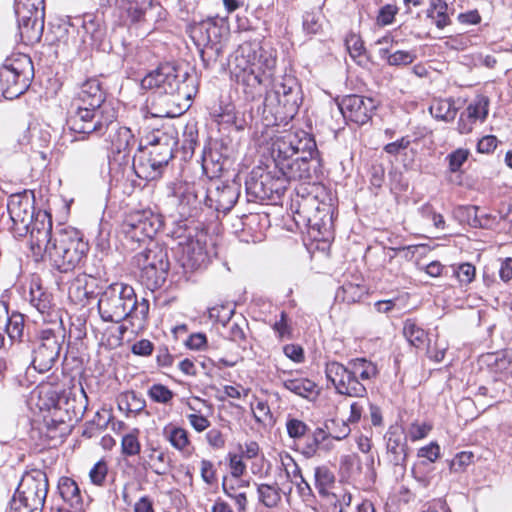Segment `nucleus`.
<instances>
[{
	"instance_id": "f257e3e1",
	"label": "nucleus",
	"mask_w": 512,
	"mask_h": 512,
	"mask_svg": "<svg viewBox=\"0 0 512 512\" xmlns=\"http://www.w3.org/2000/svg\"><path fill=\"white\" fill-rule=\"evenodd\" d=\"M276 61L275 52L258 40L244 41L235 50L230 73L247 100L262 96L272 81Z\"/></svg>"
},
{
	"instance_id": "f03ea898",
	"label": "nucleus",
	"mask_w": 512,
	"mask_h": 512,
	"mask_svg": "<svg viewBox=\"0 0 512 512\" xmlns=\"http://www.w3.org/2000/svg\"><path fill=\"white\" fill-rule=\"evenodd\" d=\"M98 313L104 322L120 323L129 320L132 326L144 328L149 314V301H138L134 288L123 282H114L99 293Z\"/></svg>"
},
{
	"instance_id": "7ed1b4c3",
	"label": "nucleus",
	"mask_w": 512,
	"mask_h": 512,
	"mask_svg": "<svg viewBox=\"0 0 512 512\" xmlns=\"http://www.w3.org/2000/svg\"><path fill=\"white\" fill-rule=\"evenodd\" d=\"M301 86L296 77L283 75L274 81L263 101V117L269 124L288 122L297 114L302 103Z\"/></svg>"
},
{
	"instance_id": "20e7f679",
	"label": "nucleus",
	"mask_w": 512,
	"mask_h": 512,
	"mask_svg": "<svg viewBox=\"0 0 512 512\" xmlns=\"http://www.w3.org/2000/svg\"><path fill=\"white\" fill-rule=\"evenodd\" d=\"M88 251V244L73 229H61L54 238L43 247L42 256L60 272H69L76 268Z\"/></svg>"
},
{
	"instance_id": "39448f33",
	"label": "nucleus",
	"mask_w": 512,
	"mask_h": 512,
	"mask_svg": "<svg viewBox=\"0 0 512 512\" xmlns=\"http://www.w3.org/2000/svg\"><path fill=\"white\" fill-rule=\"evenodd\" d=\"M33 77L31 58L26 54L12 55L0 67V93L6 99H15L27 91Z\"/></svg>"
},
{
	"instance_id": "423d86ee",
	"label": "nucleus",
	"mask_w": 512,
	"mask_h": 512,
	"mask_svg": "<svg viewBox=\"0 0 512 512\" xmlns=\"http://www.w3.org/2000/svg\"><path fill=\"white\" fill-rule=\"evenodd\" d=\"M132 265L140 271L141 281L147 288L157 289L165 282L169 271L167 250L150 241L144 250L133 256Z\"/></svg>"
},
{
	"instance_id": "0eeeda50",
	"label": "nucleus",
	"mask_w": 512,
	"mask_h": 512,
	"mask_svg": "<svg viewBox=\"0 0 512 512\" xmlns=\"http://www.w3.org/2000/svg\"><path fill=\"white\" fill-rule=\"evenodd\" d=\"M192 79L193 77L175 64L164 63L141 80V87L145 90H155L159 94H177L184 98H190L188 81Z\"/></svg>"
},
{
	"instance_id": "6e6552de",
	"label": "nucleus",
	"mask_w": 512,
	"mask_h": 512,
	"mask_svg": "<svg viewBox=\"0 0 512 512\" xmlns=\"http://www.w3.org/2000/svg\"><path fill=\"white\" fill-rule=\"evenodd\" d=\"M80 397V401L76 405L75 398H71L68 393L64 390L58 389L57 387L43 385L39 387L38 390L40 409H54V416L57 417L60 422L66 421L64 417L58 415L61 411L66 413L68 421H71L72 419L70 413H72L74 417L83 416L87 409L88 397L82 387L80 389Z\"/></svg>"
},
{
	"instance_id": "1a4fd4ad",
	"label": "nucleus",
	"mask_w": 512,
	"mask_h": 512,
	"mask_svg": "<svg viewBox=\"0 0 512 512\" xmlns=\"http://www.w3.org/2000/svg\"><path fill=\"white\" fill-rule=\"evenodd\" d=\"M15 12L21 40L27 45L38 43L44 31V0H17Z\"/></svg>"
},
{
	"instance_id": "9d476101",
	"label": "nucleus",
	"mask_w": 512,
	"mask_h": 512,
	"mask_svg": "<svg viewBox=\"0 0 512 512\" xmlns=\"http://www.w3.org/2000/svg\"><path fill=\"white\" fill-rule=\"evenodd\" d=\"M113 120H115L114 109L93 110V108L81 109V106H77V109H69L67 125L76 133L102 136L107 133V128Z\"/></svg>"
},
{
	"instance_id": "9b49d317",
	"label": "nucleus",
	"mask_w": 512,
	"mask_h": 512,
	"mask_svg": "<svg viewBox=\"0 0 512 512\" xmlns=\"http://www.w3.org/2000/svg\"><path fill=\"white\" fill-rule=\"evenodd\" d=\"M48 493V480L45 474L28 475L20 482L12 499V509L36 512L43 508Z\"/></svg>"
},
{
	"instance_id": "f8f14e48",
	"label": "nucleus",
	"mask_w": 512,
	"mask_h": 512,
	"mask_svg": "<svg viewBox=\"0 0 512 512\" xmlns=\"http://www.w3.org/2000/svg\"><path fill=\"white\" fill-rule=\"evenodd\" d=\"M161 226L162 221L158 215L151 210H141L126 216L121 231L126 240L140 243L151 240Z\"/></svg>"
},
{
	"instance_id": "ddd939ff",
	"label": "nucleus",
	"mask_w": 512,
	"mask_h": 512,
	"mask_svg": "<svg viewBox=\"0 0 512 512\" xmlns=\"http://www.w3.org/2000/svg\"><path fill=\"white\" fill-rule=\"evenodd\" d=\"M325 374L337 393L341 395L364 397L367 393L365 385L354 377L348 363L347 365H343L337 361L327 362Z\"/></svg>"
},
{
	"instance_id": "4468645a",
	"label": "nucleus",
	"mask_w": 512,
	"mask_h": 512,
	"mask_svg": "<svg viewBox=\"0 0 512 512\" xmlns=\"http://www.w3.org/2000/svg\"><path fill=\"white\" fill-rule=\"evenodd\" d=\"M191 38L198 47L201 58L217 57L222 51V28L213 20L202 21L191 28Z\"/></svg>"
},
{
	"instance_id": "2eb2a0df",
	"label": "nucleus",
	"mask_w": 512,
	"mask_h": 512,
	"mask_svg": "<svg viewBox=\"0 0 512 512\" xmlns=\"http://www.w3.org/2000/svg\"><path fill=\"white\" fill-rule=\"evenodd\" d=\"M7 210L13 223V230L19 236L27 235L37 213L34 208L33 196L27 192L11 195L7 203Z\"/></svg>"
},
{
	"instance_id": "dca6fc26",
	"label": "nucleus",
	"mask_w": 512,
	"mask_h": 512,
	"mask_svg": "<svg viewBox=\"0 0 512 512\" xmlns=\"http://www.w3.org/2000/svg\"><path fill=\"white\" fill-rule=\"evenodd\" d=\"M60 350L59 337L51 330L43 331L33 352L32 365L34 369L40 373L49 371L57 361Z\"/></svg>"
},
{
	"instance_id": "f3484780",
	"label": "nucleus",
	"mask_w": 512,
	"mask_h": 512,
	"mask_svg": "<svg viewBox=\"0 0 512 512\" xmlns=\"http://www.w3.org/2000/svg\"><path fill=\"white\" fill-rule=\"evenodd\" d=\"M109 132L110 151L112 156L109 160L110 169L113 170L115 162L127 163L130 152L134 147L136 140L132 131L127 127H120L113 120L112 124L107 128Z\"/></svg>"
},
{
	"instance_id": "a211bd4d",
	"label": "nucleus",
	"mask_w": 512,
	"mask_h": 512,
	"mask_svg": "<svg viewBox=\"0 0 512 512\" xmlns=\"http://www.w3.org/2000/svg\"><path fill=\"white\" fill-rule=\"evenodd\" d=\"M338 107L346 121L363 125L370 120L373 111L376 109V104L369 97L347 95L341 100Z\"/></svg>"
},
{
	"instance_id": "6ab92c4d",
	"label": "nucleus",
	"mask_w": 512,
	"mask_h": 512,
	"mask_svg": "<svg viewBox=\"0 0 512 512\" xmlns=\"http://www.w3.org/2000/svg\"><path fill=\"white\" fill-rule=\"evenodd\" d=\"M288 181L286 178L278 173L272 175L268 172L261 175L260 179L247 182V191L259 199H270L273 200L276 197H280L284 194L287 189Z\"/></svg>"
},
{
	"instance_id": "aec40b11",
	"label": "nucleus",
	"mask_w": 512,
	"mask_h": 512,
	"mask_svg": "<svg viewBox=\"0 0 512 512\" xmlns=\"http://www.w3.org/2000/svg\"><path fill=\"white\" fill-rule=\"evenodd\" d=\"M28 233L33 253L42 254L43 247L54 238L51 216L46 211H38Z\"/></svg>"
},
{
	"instance_id": "412c9836",
	"label": "nucleus",
	"mask_w": 512,
	"mask_h": 512,
	"mask_svg": "<svg viewBox=\"0 0 512 512\" xmlns=\"http://www.w3.org/2000/svg\"><path fill=\"white\" fill-rule=\"evenodd\" d=\"M386 449L390 462L395 465H404L407 458V443L403 429L391 426L385 434Z\"/></svg>"
},
{
	"instance_id": "4be33fe9",
	"label": "nucleus",
	"mask_w": 512,
	"mask_h": 512,
	"mask_svg": "<svg viewBox=\"0 0 512 512\" xmlns=\"http://www.w3.org/2000/svg\"><path fill=\"white\" fill-rule=\"evenodd\" d=\"M182 266L195 270L204 265L208 259L205 244L198 239L189 238L180 243Z\"/></svg>"
},
{
	"instance_id": "5701e85b",
	"label": "nucleus",
	"mask_w": 512,
	"mask_h": 512,
	"mask_svg": "<svg viewBox=\"0 0 512 512\" xmlns=\"http://www.w3.org/2000/svg\"><path fill=\"white\" fill-rule=\"evenodd\" d=\"M307 156H298L288 162L276 167L278 173L289 181H305L312 178L311 161Z\"/></svg>"
},
{
	"instance_id": "b1692460",
	"label": "nucleus",
	"mask_w": 512,
	"mask_h": 512,
	"mask_svg": "<svg viewBox=\"0 0 512 512\" xmlns=\"http://www.w3.org/2000/svg\"><path fill=\"white\" fill-rule=\"evenodd\" d=\"M239 193L233 185L218 186L208 191V201L210 206H214L217 211L223 213L229 212L237 202Z\"/></svg>"
},
{
	"instance_id": "393cba45",
	"label": "nucleus",
	"mask_w": 512,
	"mask_h": 512,
	"mask_svg": "<svg viewBox=\"0 0 512 512\" xmlns=\"http://www.w3.org/2000/svg\"><path fill=\"white\" fill-rule=\"evenodd\" d=\"M164 167L158 164L148 152L140 150L133 158V170L137 177L152 181L161 177Z\"/></svg>"
},
{
	"instance_id": "a878e982",
	"label": "nucleus",
	"mask_w": 512,
	"mask_h": 512,
	"mask_svg": "<svg viewBox=\"0 0 512 512\" xmlns=\"http://www.w3.org/2000/svg\"><path fill=\"white\" fill-rule=\"evenodd\" d=\"M293 131H286L284 134L276 136L272 143V157L275 167L283 165L296 155Z\"/></svg>"
},
{
	"instance_id": "bb28decb",
	"label": "nucleus",
	"mask_w": 512,
	"mask_h": 512,
	"mask_svg": "<svg viewBox=\"0 0 512 512\" xmlns=\"http://www.w3.org/2000/svg\"><path fill=\"white\" fill-rule=\"evenodd\" d=\"M77 96H79L78 103L89 104L91 107L111 106L105 103V93L101 87L100 81L96 78L84 82Z\"/></svg>"
},
{
	"instance_id": "cd10ccee",
	"label": "nucleus",
	"mask_w": 512,
	"mask_h": 512,
	"mask_svg": "<svg viewBox=\"0 0 512 512\" xmlns=\"http://www.w3.org/2000/svg\"><path fill=\"white\" fill-rule=\"evenodd\" d=\"M51 141V134L47 128H43L38 123L29 124L19 135L20 145H30L33 150H39L47 147Z\"/></svg>"
},
{
	"instance_id": "c85d7f7f",
	"label": "nucleus",
	"mask_w": 512,
	"mask_h": 512,
	"mask_svg": "<svg viewBox=\"0 0 512 512\" xmlns=\"http://www.w3.org/2000/svg\"><path fill=\"white\" fill-rule=\"evenodd\" d=\"M149 144L150 148L147 152L158 164L165 168L173 158L172 140L166 134L161 133L160 135H154Z\"/></svg>"
},
{
	"instance_id": "c756f323",
	"label": "nucleus",
	"mask_w": 512,
	"mask_h": 512,
	"mask_svg": "<svg viewBox=\"0 0 512 512\" xmlns=\"http://www.w3.org/2000/svg\"><path fill=\"white\" fill-rule=\"evenodd\" d=\"M58 490L61 498L74 512H82L83 499L77 483L69 477H61L58 482Z\"/></svg>"
},
{
	"instance_id": "7c9ffc66",
	"label": "nucleus",
	"mask_w": 512,
	"mask_h": 512,
	"mask_svg": "<svg viewBox=\"0 0 512 512\" xmlns=\"http://www.w3.org/2000/svg\"><path fill=\"white\" fill-rule=\"evenodd\" d=\"M103 6H113L118 0H100ZM123 7L127 16L132 23L139 22L144 19L146 11L152 6V0H122Z\"/></svg>"
},
{
	"instance_id": "2f4dec72",
	"label": "nucleus",
	"mask_w": 512,
	"mask_h": 512,
	"mask_svg": "<svg viewBox=\"0 0 512 512\" xmlns=\"http://www.w3.org/2000/svg\"><path fill=\"white\" fill-rule=\"evenodd\" d=\"M335 476L333 472L325 465L314 468V486L322 497L337 498L335 493H331L334 486Z\"/></svg>"
},
{
	"instance_id": "473e14b6",
	"label": "nucleus",
	"mask_w": 512,
	"mask_h": 512,
	"mask_svg": "<svg viewBox=\"0 0 512 512\" xmlns=\"http://www.w3.org/2000/svg\"><path fill=\"white\" fill-rule=\"evenodd\" d=\"M354 377L362 381L372 380L377 377L378 369L375 363L365 358H355L348 361Z\"/></svg>"
},
{
	"instance_id": "72a5a7b5",
	"label": "nucleus",
	"mask_w": 512,
	"mask_h": 512,
	"mask_svg": "<svg viewBox=\"0 0 512 512\" xmlns=\"http://www.w3.org/2000/svg\"><path fill=\"white\" fill-rule=\"evenodd\" d=\"M429 111L434 118L445 122L453 121L457 115V108L453 99L435 100Z\"/></svg>"
},
{
	"instance_id": "f704fd0d",
	"label": "nucleus",
	"mask_w": 512,
	"mask_h": 512,
	"mask_svg": "<svg viewBox=\"0 0 512 512\" xmlns=\"http://www.w3.org/2000/svg\"><path fill=\"white\" fill-rule=\"evenodd\" d=\"M295 136L294 146L296 155L307 156L309 159H313L314 155L317 154V146L314 138L303 130L293 131Z\"/></svg>"
},
{
	"instance_id": "c9c22d12",
	"label": "nucleus",
	"mask_w": 512,
	"mask_h": 512,
	"mask_svg": "<svg viewBox=\"0 0 512 512\" xmlns=\"http://www.w3.org/2000/svg\"><path fill=\"white\" fill-rule=\"evenodd\" d=\"M478 210L477 206H462L457 209V214L471 227L488 228L490 215H479Z\"/></svg>"
},
{
	"instance_id": "e433bc0d",
	"label": "nucleus",
	"mask_w": 512,
	"mask_h": 512,
	"mask_svg": "<svg viewBox=\"0 0 512 512\" xmlns=\"http://www.w3.org/2000/svg\"><path fill=\"white\" fill-rule=\"evenodd\" d=\"M248 487V483L244 484L236 482V484L228 483L226 479L223 480L222 488L225 494L234 500L237 508L240 512L244 511L247 505V495L244 489Z\"/></svg>"
},
{
	"instance_id": "4c0bfd02",
	"label": "nucleus",
	"mask_w": 512,
	"mask_h": 512,
	"mask_svg": "<svg viewBox=\"0 0 512 512\" xmlns=\"http://www.w3.org/2000/svg\"><path fill=\"white\" fill-rule=\"evenodd\" d=\"M283 386L290 392L308 398L316 392V384L307 378H291L283 380Z\"/></svg>"
},
{
	"instance_id": "58836bf2",
	"label": "nucleus",
	"mask_w": 512,
	"mask_h": 512,
	"mask_svg": "<svg viewBox=\"0 0 512 512\" xmlns=\"http://www.w3.org/2000/svg\"><path fill=\"white\" fill-rule=\"evenodd\" d=\"M403 334L408 342L416 348L424 347L428 340L427 333L412 319H407L404 322Z\"/></svg>"
},
{
	"instance_id": "ea45409f",
	"label": "nucleus",
	"mask_w": 512,
	"mask_h": 512,
	"mask_svg": "<svg viewBox=\"0 0 512 512\" xmlns=\"http://www.w3.org/2000/svg\"><path fill=\"white\" fill-rule=\"evenodd\" d=\"M89 281L92 282L94 279L86 275L78 276L69 286V297L78 303L87 300L93 293L92 290H88Z\"/></svg>"
},
{
	"instance_id": "a19ab883",
	"label": "nucleus",
	"mask_w": 512,
	"mask_h": 512,
	"mask_svg": "<svg viewBox=\"0 0 512 512\" xmlns=\"http://www.w3.org/2000/svg\"><path fill=\"white\" fill-rule=\"evenodd\" d=\"M163 434L170 444L179 451H185L190 446L188 432L181 427H165Z\"/></svg>"
},
{
	"instance_id": "79ce46f5",
	"label": "nucleus",
	"mask_w": 512,
	"mask_h": 512,
	"mask_svg": "<svg viewBox=\"0 0 512 512\" xmlns=\"http://www.w3.org/2000/svg\"><path fill=\"white\" fill-rule=\"evenodd\" d=\"M5 332L12 341L21 340L24 330V318L22 314L4 315L1 321Z\"/></svg>"
},
{
	"instance_id": "37998d69",
	"label": "nucleus",
	"mask_w": 512,
	"mask_h": 512,
	"mask_svg": "<svg viewBox=\"0 0 512 512\" xmlns=\"http://www.w3.org/2000/svg\"><path fill=\"white\" fill-rule=\"evenodd\" d=\"M448 5L442 0H432L431 7L427 11V16L433 20L439 29H443L450 24L448 16Z\"/></svg>"
},
{
	"instance_id": "c03bdc74",
	"label": "nucleus",
	"mask_w": 512,
	"mask_h": 512,
	"mask_svg": "<svg viewBox=\"0 0 512 512\" xmlns=\"http://www.w3.org/2000/svg\"><path fill=\"white\" fill-rule=\"evenodd\" d=\"M148 466L157 475H165L170 468L167 455L157 448H150L147 454Z\"/></svg>"
},
{
	"instance_id": "a18cd8bd",
	"label": "nucleus",
	"mask_w": 512,
	"mask_h": 512,
	"mask_svg": "<svg viewBox=\"0 0 512 512\" xmlns=\"http://www.w3.org/2000/svg\"><path fill=\"white\" fill-rule=\"evenodd\" d=\"M464 111L475 122L477 120L484 122L489 112V98L485 95H478Z\"/></svg>"
},
{
	"instance_id": "49530a36",
	"label": "nucleus",
	"mask_w": 512,
	"mask_h": 512,
	"mask_svg": "<svg viewBox=\"0 0 512 512\" xmlns=\"http://www.w3.org/2000/svg\"><path fill=\"white\" fill-rule=\"evenodd\" d=\"M257 491L259 500L266 507H276L281 501L280 488L277 485L260 484Z\"/></svg>"
},
{
	"instance_id": "de8ad7c7",
	"label": "nucleus",
	"mask_w": 512,
	"mask_h": 512,
	"mask_svg": "<svg viewBox=\"0 0 512 512\" xmlns=\"http://www.w3.org/2000/svg\"><path fill=\"white\" fill-rule=\"evenodd\" d=\"M379 53L381 58L386 59L388 64L392 66L408 65L416 58V55L413 52L403 50L389 53L387 48H380Z\"/></svg>"
},
{
	"instance_id": "09e8293b",
	"label": "nucleus",
	"mask_w": 512,
	"mask_h": 512,
	"mask_svg": "<svg viewBox=\"0 0 512 512\" xmlns=\"http://www.w3.org/2000/svg\"><path fill=\"white\" fill-rule=\"evenodd\" d=\"M326 428L328 429L327 433H330L331 438L338 441L345 439L351 433V428L348 422L342 419L327 420Z\"/></svg>"
},
{
	"instance_id": "8fccbe9b",
	"label": "nucleus",
	"mask_w": 512,
	"mask_h": 512,
	"mask_svg": "<svg viewBox=\"0 0 512 512\" xmlns=\"http://www.w3.org/2000/svg\"><path fill=\"white\" fill-rule=\"evenodd\" d=\"M30 302L40 312L45 313L51 307L50 295L42 290L40 286L31 288Z\"/></svg>"
},
{
	"instance_id": "3c124183",
	"label": "nucleus",
	"mask_w": 512,
	"mask_h": 512,
	"mask_svg": "<svg viewBox=\"0 0 512 512\" xmlns=\"http://www.w3.org/2000/svg\"><path fill=\"white\" fill-rule=\"evenodd\" d=\"M280 470L284 472L285 478L291 483L301 478L302 475L300 467L289 454L281 456Z\"/></svg>"
},
{
	"instance_id": "603ef678",
	"label": "nucleus",
	"mask_w": 512,
	"mask_h": 512,
	"mask_svg": "<svg viewBox=\"0 0 512 512\" xmlns=\"http://www.w3.org/2000/svg\"><path fill=\"white\" fill-rule=\"evenodd\" d=\"M138 431L128 433L122 437L121 449L125 456H135L140 453L141 444L137 436Z\"/></svg>"
},
{
	"instance_id": "864d4df0",
	"label": "nucleus",
	"mask_w": 512,
	"mask_h": 512,
	"mask_svg": "<svg viewBox=\"0 0 512 512\" xmlns=\"http://www.w3.org/2000/svg\"><path fill=\"white\" fill-rule=\"evenodd\" d=\"M469 154V150L463 148H459L451 152L447 156L449 170L451 172H458L462 165L467 161Z\"/></svg>"
},
{
	"instance_id": "5fc2aeb1",
	"label": "nucleus",
	"mask_w": 512,
	"mask_h": 512,
	"mask_svg": "<svg viewBox=\"0 0 512 512\" xmlns=\"http://www.w3.org/2000/svg\"><path fill=\"white\" fill-rule=\"evenodd\" d=\"M431 429L432 426L426 422H413L408 428L406 439L409 438L412 442L421 440L429 434Z\"/></svg>"
},
{
	"instance_id": "6e6d98bb",
	"label": "nucleus",
	"mask_w": 512,
	"mask_h": 512,
	"mask_svg": "<svg viewBox=\"0 0 512 512\" xmlns=\"http://www.w3.org/2000/svg\"><path fill=\"white\" fill-rule=\"evenodd\" d=\"M108 473L107 463L98 461L90 470L89 478L94 485L103 486Z\"/></svg>"
},
{
	"instance_id": "4d7b16f0",
	"label": "nucleus",
	"mask_w": 512,
	"mask_h": 512,
	"mask_svg": "<svg viewBox=\"0 0 512 512\" xmlns=\"http://www.w3.org/2000/svg\"><path fill=\"white\" fill-rule=\"evenodd\" d=\"M150 398L158 403H168L173 398V392L166 386L154 384L148 391Z\"/></svg>"
},
{
	"instance_id": "13d9d810",
	"label": "nucleus",
	"mask_w": 512,
	"mask_h": 512,
	"mask_svg": "<svg viewBox=\"0 0 512 512\" xmlns=\"http://www.w3.org/2000/svg\"><path fill=\"white\" fill-rule=\"evenodd\" d=\"M229 457V467L232 477L235 478L236 482H241L240 477L246 471V465L243 462V457L240 454H232L228 455Z\"/></svg>"
},
{
	"instance_id": "bf43d9fd",
	"label": "nucleus",
	"mask_w": 512,
	"mask_h": 512,
	"mask_svg": "<svg viewBox=\"0 0 512 512\" xmlns=\"http://www.w3.org/2000/svg\"><path fill=\"white\" fill-rule=\"evenodd\" d=\"M476 274L475 267L470 263H463L454 270V275L457 277L461 284L471 283Z\"/></svg>"
},
{
	"instance_id": "052dcab7",
	"label": "nucleus",
	"mask_w": 512,
	"mask_h": 512,
	"mask_svg": "<svg viewBox=\"0 0 512 512\" xmlns=\"http://www.w3.org/2000/svg\"><path fill=\"white\" fill-rule=\"evenodd\" d=\"M286 429L289 437L293 439H300L307 433L308 426L303 421L293 418L287 421Z\"/></svg>"
},
{
	"instance_id": "680f3d73",
	"label": "nucleus",
	"mask_w": 512,
	"mask_h": 512,
	"mask_svg": "<svg viewBox=\"0 0 512 512\" xmlns=\"http://www.w3.org/2000/svg\"><path fill=\"white\" fill-rule=\"evenodd\" d=\"M398 13V7L393 4H386L380 8L377 15V24L380 26L390 25Z\"/></svg>"
},
{
	"instance_id": "e2e57ef3",
	"label": "nucleus",
	"mask_w": 512,
	"mask_h": 512,
	"mask_svg": "<svg viewBox=\"0 0 512 512\" xmlns=\"http://www.w3.org/2000/svg\"><path fill=\"white\" fill-rule=\"evenodd\" d=\"M473 453L472 452H460L458 453L450 463V469L453 472H461L463 471L467 466H469L473 461Z\"/></svg>"
},
{
	"instance_id": "0e129e2a",
	"label": "nucleus",
	"mask_w": 512,
	"mask_h": 512,
	"mask_svg": "<svg viewBox=\"0 0 512 512\" xmlns=\"http://www.w3.org/2000/svg\"><path fill=\"white\" fill-rule=\"evenodd\" d=\"M343 300L348 303L359 301L363 294L364 288L359 285L348 283L342 286Z\"/></svg>"
},
{
	"instance_id": "69168bd1",
	"label": "nucleus",
	"mask_w": 512,
	"mask_h": 512,
	"mask_svg": "<svg viewBox=\"0 0 512 512\" xmlns=\"http://www.w3.org/2000/svg\"><path fill=\"white\" fill-rule=\"evenodd\" d=\"M346 47L352 58H357L364 53V44L358 35L351 34L346 38Z\"/></svg>"
},
{
	"instance_id": "338daca9",
	"label": "nucleus",
	"mask_w": 512,
	"mask_h": 512,
	"mask_svg": "<svg viewBox=\"0 0 512 512\" xmlns=\"http://www.w3.org/2000/svg\"><path fill=\"white\" fill-rule=\"evenodd\" d=\"M319 15L307 12L303 17V28L309 34H317L321 30Z\"/></svg>"
},
{
	"instance_id": "774afa93",
	"label": "nucleus",
	"mask_w": 512,
	"mask_h": 512,
	"mask_svg": "<svg viewBox=\"0 0 512 512\" xmlns=\"http://www.w3.org/2000/svg\"><path fill=\"white\" fill-rule=\"evenodd\" d=\"M200 474L202 480L211 485L216 481V470L214 464L210 460L203 459L200 465Z\"/></svg>"
}]
</instances>
